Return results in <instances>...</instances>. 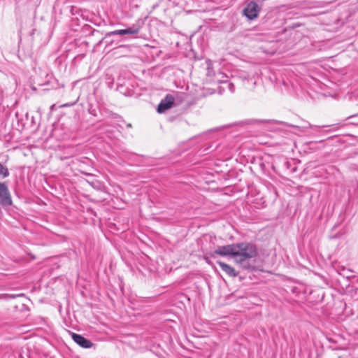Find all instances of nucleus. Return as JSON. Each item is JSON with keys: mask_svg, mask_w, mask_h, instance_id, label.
<instances>
[{"mask_svg": "<svg viewBox=\"0 0 358 358\" xmlns=\"http://www.w3.org/2000/svg\"><path fill=\"white\" fill-rule=\"evenodd\" d=\"M258 249L255 244L249 242L235 243V257L236 262L257 257Z\"/></svg>", "mask_w": 358, "mask_h": 358, "instance_id": "f257e3e1", "label": "nucleus"}, {"mask_svg": "<svg viewBox=\"0 0 358 358\" xmlns=\"http://www.w3.org/2000/svg\"><path fill=\"white\" fill-rule=\"evenodd\" d=\"M12 205V196L7 183L0 182V206L6 207Z\"/></svg>", "mask_w": 358, "mask_h": 358, "instance_id": "f03ea898", "label": "nucleus"}, {"mask_svg": "<svg viewBox=\"0 0 358 358\" xmlns=\"http://www.w3.org/2000/svg\"><path fill=\"white\" fill-rule=\"evenodd\" d=\"M209 255L213 258H215L217 255L235 257V243L218 246L215 250L209 252Z\"/></svg>", "mask_w": 358, "mask_h": 358, "instance_id": "7ed1b4c3", "label": "nucleus"}, {"mask_svg": "<svg viewBox=\"0 0 358 358\" xmlns=\"http://www.w3.org/2000/svg\"><path fill=\"white\" fill-rule=\"evenodd\" d=\"M261 8L255 1L248 2L243 9L244 15L250 20L257 18L260 12Z\"/></svg>", "mask_w": 358, "mask_h": 358, "instance_id": "20e7f679", "label": "nucleus"}, {"mask_svg": "<svg viewBox=\"0 0 358 358\" xmlns=\"http://www.w3.org/2000/svg\"><path fill=\"white\" fill-rule=\"evenodd\" d=\"M174 97L171 94H166L164 99H163L159 103L157 112L158 113H163L166 110L171 108L174 105Z\"/></svg>", "mask_w": 358, "mask_h": 358, "instance_id": "39448f33", "label": "nucleus"}, {"mask_svg": "<svg viewBox=\"0 0 358 358\" xmlns=\"http://www.w3.org/2000/svg\"><path fill=\"white\" fill-rule=\"evenodd\" d=\"M141 27L138 24H133L131 27L125 29H117L106 34V38L115 35L137 34L140 31Z\"/></svg>", "mask_w": 358, "mask_h": 358, "instance_id": "423d86ee", "label": "nucleus"}, {"mask_svg": "<svg viewBox=\"0 0 358 358\" xmlns=\"http://www.w3.org/2000/svg\"><path fill=\"white\" fill-rule=\"evenodd\" d=\"M71 338L76 343L83 348H90L94 345L90 340L85 338L80 334L71 333Z\"/></svg>", "mask_w": 358, "mask_h": 358, "instance_id": "0eeeda50", "label": "nucleus"}, {"mask_svg": "<svg viewBox=\"0 0 358 358\" xmlns=\"http://www.w3.org/2000/svg\"><path fill=\"white\" fill-rule=\"evenodd\" d=\"M217 263L220 266L221 269L230 277L234 278L238 275V273L236 272V270L230 265L221 261H218Z\"/></svg>", "mask_w": 358, "mask_h": 358, "instance_id": "6e6552de", "label": "nucleus"}, {"mask_svg": "<svg viewBox=\"0 0 358 358\" xmlns=\"http://www.w3.org/2000/svg\"><path fill=\"white\" fill-rule=\"evenodd\" d=\"M9 175H10V172H9L8 168L6 165H4L0 162V176L2 178H6L8 177Z\"/></svg>", "mask_w": 358, "mask_h": 358, "instance_id": "1a4fd4ad", "label": "nucleus"}, {"mask_svg": "<svg viewBox=\"0 0 358 358\" xmlns=\"http://www.w3.org/2000/svg\"><path fill=\"white\" fill-rule=\"evenodd\" d=\"M246 260H243V262H237L238 264H239L241 265V266L243 268V269H245V270H250V271H252V270H255V266H252L250 265L249 263L246 262H245Z\"/></svg>", "mask_w": 358, "mask_h": 358, "instance_id": "9d476101", "label": "nucleus"}, {"mask_svg": "<svg viewBox=\"0 0 358 358\" xmlns=\"http://www.w3.org/2000/svg\"><path fill=\"white\" fill-rule=\"evenodd\" d=\"M228 87L231 92H234L235 91V86L232 83H229L228 84Z\"/></svg>", "mask_w": 358, "mask_h": 358, "instance_id": "9b49d317", "label": "nucleus"}, {"mask_svg": "<svg viewBox=\"0 0 358 358\" xmlns=\"http://www.w3.org/2000/svg\"><path fill=\"white\" fill-rule=\"evenodd\" d=\"M209 257H210V255H209V252H208V253H206V254L203 256V259H204L206 260V262L207 263H208V264H210V259H209Z\"/></svg>", "mask_w": 358, "mask_h": 358, "instance_id": "f8f14e48", "label": "nucleus"}, {"mask_svg": "<svg viewBox=\"0 0 358 358\" xmlns=\"http://www.w3.org/2000/svg\"><path fill=\"white\" fill-rule=\"evenodd\" d=\"M51 83L50 80H48L45 83H39V85H49Z\"/></svg>", "mask_w": 358, "mask_h": 358, "instance_id": "ddd939ff", "label": "nucleus"}, {"mask_svg": "<svg viewBox=\"0 0 358 358\" xmlns=\"http://www.w3.org/2000/svg\"><path fill=\"white\" fill-rule=\"evenodd\" d=\"M106 38H106V36H105L103 38H101V40H100V41L96 43V45H100L103 42V41H104L105 39H106Z\"/></svg>", "mask_w": 358, "mask_h": 358, "instance_id": "4468645a", "label": "nucleus"}, {"mask_svg": "<svg viewBox=\"0 0 358 358\" xmlns=\"http://www.w3.org/2000/svg\"><path fill=\"white\" fill-rule=\"evenodd\" d=\"M73 105V103H65L62 106L63 107H69V106H71Z\"/></svg>", "mask_w": 358, "mask_h": 358, "instance_id": "2eb2a0df", "label": "nucleus"}, {"mask_svg": "<svg viewBox=\"0 0 358 358\" xmlns=\"http://www.w3.org/2000/svg\"><path fill=\"white\" fill-rule=\"evenodd\" d=\"M111 43H112V41H110V42L106 41V45H110V44H111Z\"/></svg>", "mask_w": 358, "mask_h": 358, "instance_id": "dca6fc26", "label": "nucleus"}, {"mask_svg": "<svg viewBox=\"0 0 358 358\" xmlns=\"http://www.w3.org/2000/svg\"><path fill=\"white\" fill-rule=\"evenodd\" d=\"M54 107H55V104L52 105L50 108L52 110L54 108Z\"/></svg>", "mask_w": 358, "mask_h": 358, "instance_id": "f3484780", "label": "nucleus"}, {"mask_svg": "<svg viewBox=\"0 0 358 358\" xmlns=\"http://www.w3.org/2000/svg\"><path fill=\"white\" fill-rule=\"evenodd\" d=\"M95 31H97L96 30L94 29L92 32V34H93Z\"/></svg>", "mask_w": 358, "mask_h": 358, "instance_id": "a211bd4d", "label": "nucleus"}, {"mask_svg": "<svg viewBox=\"0 0 358 358\" xmlns=\"http://www.w3.org/2000/svg\"><path fill=\"white\" fill-rule=\"evenodd\" d=\"M296 27H298V25H294V26H292V28H295Z\"/></svg>", "mask_w": 358, "mask_h": 358, "instance_id": "6ab92c4d", "label": "nucleus"}]
</instances>
